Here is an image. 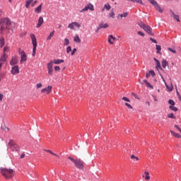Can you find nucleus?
I'll return each mask as SVG.
<instances>
[{"label": "nucleus", "instance_id": "nucleus-51", "mask_svg": "<svg viewBox=\"0 0 181 181\" xmlns=\"http://www.w3.org/2000/svg\"><path fill=\"white\" fill-rule=\"evenodd\" d=\"M110 39L112 40L114 42L115 40H117V38L115 37H113L112 35H110Z\"/></svg>", "mask_w": 181, "mask_h": 181}, {"label": "nucleus", "instance_id": "nucleus-37", "mask_svg": "<svg viewBox=\"0 0 181 181\" xmlns=\"http://www.w3.org/2000/svg\"><path fill=\"white\" fill-rule=\"evenodd\" d=\"M156 50H157V53H160V50H162V47H160V45H156Z\"/></svg>", "mask_w": 181, "mask_h": 181}, {"label": "nucleus", "instance_id": "nucleus-43", "mask_svg": "<svg viewBox=\"0 0 181 181\" xmlns=\"http://www.w3.org/2000/svg\"><path fill=\"white\" fill-rule=\"evenodd\" d=\"M125 105L126 107H129L130 110H132V105H131L129 103H126Z\"/></svg>", "mask_w": 181, "mask_h": 181}, {"label": "nucleus", "instance_id": "nucleus-13", "mask_svg": "<svg viewBox=\"0 0 181 181\" xmlns=\"http://www.w3.org/2000/svg\"><path fill=\"white\" fill-rule=\"evenodd\" d=\"M170 12L171 13V16L174 18V19H175L177 22H180V19L179 18V15H176L173 10H170Z\"/></svg>", "mask_w": 181, "mask_h": 181}, {"label": "nucleus", "instance_id": "nucleus-10", "mask_svg": "<svg viewBox=\"0 0 181 181\" xmlns=\"http://www.w3.org/2000/svg\"><path fill=\"white\" fill-rule=\"evenodd\" d=\"M11 73L13 76H15V74H19V66L18 65L13 66Z\"/></svg>", "mask_w": 181, "mask_h": 181}, {"label": "nucleus", "instance_id": "nucleus-48", "mask_svg": "<svg viewBox=\"0 0 181 181\" xmlns=\"http://www.w3.org/2000/svg\"><path fill=\"white\" fill-rule=\"evenodd\" d=\"M111 39H112V38H110V35H109V38H108L107 42H108V43H110V45H114V42H112V41L111 40Z\"/></svg>", "mask_w": 181, "mask_h": 181}, {"label": "nucleus", "instance_id": "nucleus-31", "mask_svg": "<svg viewBox=\"0 0 181 181\" xmlns=\"http://www.w3.org/2000/svg\"><path fill=\"white\" fill-rule=\"evenodd\" d=\"M155 8L158 12H160V13H162V12H163V9L160 8V6H159V4Z\"/></svg>", "mask_w": 181, "mask_h": 181}, {"label": "nucleus", "instance_id": "nucleus-52", "mask_svg": "<svg viewBox=\"0 0 181 181\" xmlns=\"http://www.w3.org/2000/svg\"><path fill=\"white\" fill-rule=\"evenodd\" d=\"M69 52H71V47L69 46L67 48H66V53H69Z\"/></svg>", "mask_w": 181, "mask_h": 181}, {"label": "nucleus", "instance_id": "nucleus-28", "mask_svg": "<svg viewBox=\"0 0 181 181\" xmlns=\"http://www.w3.org/2000/svg\"><path fill=\"white\" fill-rule=\"evenodd\" d=\"M6 62V56L5 53H4L3 56L0 58V63H5Z\"/></svg>", "mask_w": 181, "mask_h": 181}, {"label": "nucleus", "instance_id": "nucleus-3", "mask_svg": "<svg viewBox=\"0 0 181 181\" xmlns=\"http://www.w3.org/2000/svg\"><path fill=\"white\" fill-rule=\"evenodd\" d=\"M68 159L74 163L76 168L83 170L84 169V163L80 159H74L71 156L68 157Z\"/></svg>", "mask_w": 181, "mask_h": 181}, {"label": "nucleus", "instance_id": "nucleus-61", "mask_svg": "<svg viewBox=\"0 0 181 181\" xmlns=\"http://www.w3.org/2000/svg\"><path fill=\"white\" fill-rule=\"evenodd\" d=\"M153 98L154 101H158V99L156 98V96L153 95Z\"/></svg>", "mask_w": 181, "mask_h": 181}, {"label": "nucleus", "instance_id": "nucleus-57", "mask_svg": "<svg viewBox=\"0 0 181 181\" xmlns=\"http://www.w3.org/2000/svg\"><path fill=\"white\" fill-rule=\"evenodd\" d=\"M162 79H163V81H164L165 83V85L166 86V87H168V84L166 83V81H165V78H163V76H162V75H160Z\"/></svg>", "mask_w": 181, "mask_h": 181}, {"label": "nucleus", "instance_id": "nucleus-58", "mask_svg": "<svg viewBox=\"0 0 181 181\" xmlns=\"http://www.w3.org/2000/svg\"><path fill=\"white\" fill-rule=\"evenodd\" d=\"M146 78H148L149 77H151V74L149 72H148V74H146Z\"/></svg>", "mask_w": 181, "mask_h": 181}, {"label": "nucleus", "instance_id": "nucleus-29", "mask_svg": "<svg viewBox=\"0 0 181 181\" xmlns=\"http://www.w3.org/2000/svg\"><path fill=\"white\" fill-rule=\"evenodd\" d=\"M32 2H33V0H27L25 1V8H29V6H30V4H32Z\"/></svg>", "mask_w": 181, "mask_h": 181}, {"label": "nucleus", "instance_id": "nucleus-33", "mask_svg": "<svg viewBox=\"0 0 181 181\" xmlns=\"http://www.w3.org/2000/svg\"><path fill=\"white\" fill-rule=\"evenodd\" d=\"M4 45H5V40L4 37L0 38V47H4Z\"/></svg>", "mask_w": 181, "mask_h": 181}, {"label": "nucleus", "instance_id": "nucleus-40", "mask_svg": "<svg viewBox=\"0 0 181 181\" xmlns=\"http://www.w3.org/2000/svg\"><path fill=\"white\" fill-rule=\"evenodd\" d=\"M69 44V39L65 38L64 39V46H68Z\"/></svg>", "mask_w": 181, "mask_h": 181}, {"label": "nucleus", "instance_id": "nucleus-54", "mask_svg": "<svg viewBox=\"0 0 181 181\" xmlns=\"http://www.w3.org/2000/svg\"><path fill=\"white\" fill-rule=\"evenodd\" d=\"M150 40H151V42L153 43H158V42L156 41V40L153 39V38H150Z\"/></svg>", "mask_w": 181, "mask_h": 181}, {"label": "nucleus", "instance_id": "nucleus-64", "mask_svg": "<svg viewBox=\"0 0 181 181\" xmlns=\"http://www.w3.org/2000/svg\"><path fill=\"white\" fill-rule=\"evenodd\" d=\"M177 130L181 133L180 127H178V128H177Z\"/></svg>", "mask_w": 181, "mask_h": 181}, {"label": "nucleus", "instance_id": "nucleus-17", "mask_svg": "<svg viewBox=\"0 0 181 181\" xmlns=\"http://www.w3.org/2000/svg\"><path fill=\"white\" fill-rule=\"evenodd\" d=\"M108 26V23H101L100 24H99V29H107Z\"/></svg>", "mask_w": 181, "mask_h": 181}, {"label": "nucleus", "instance_id": "nucleus-53", "mask_svg": "<svg viewBox=\"0 0 181 181\" xmlns=\"http://www.w3.org/2000/svg\"><path fill=\"white\" fill-rule=\"evenodd\" d=\"M149 73H150V76H153V77L156 76L155 71H150Z\"/></svg>", "mask_w": 181, "mask_h": 181}, {"label": "nucleus", "instance_id": "nucleus-7", "mask_svg": "<svg viewBox=\"0 0 181 181\" xmlns=\"http://www.w3.org/2000/svg\"><path fill=\"white\" fill-rule=\"evenodd\" d=\"M94 11V6H93V4H88V5H86L83 9H81L79 12L81 13H83L84 12H87V11Z\"/></svg>", "mask_w": 181, "mask_h": 181}, {"label": "nucleus", "instance_id": "nucleus-27", "mask_svg": "<svg viewBox=\"0 0 181 181\" xmlns=\"http://www.w3.org/2000/svg\"><path fill=\"white\" fill-rule=\"evenodd\" d=\"M74 41L76 43H81V40H80V37H78V35H76V36L74 37Z\"/></svg>", "mask_w": 181, "mask_h": 181}, {"label": "nucleus", "instance_id": "nucleus-39", "mask_svg": "<svg viewBox=\"0 0 181 181\" xmlns=\"http://www.w3.org/2000/svg\"><path fill=\"white\" fill-rule=\"evenodd\" d=\"M168 103L170 105V107H173V105H175V101L173 100H169Z\"/></svg>", "mask_w": 181, "mask_h": 181}, {"label": "nucleus", "instance_id": "nucleus-12", "mask_svg": "<svg viewBox=\"0 0 181 181\" xmlns=\"http://www.w3.org/2000/svg\"><path fill=\"white\" fill-rule=\"evenodd\" d=\"M18 57H12L11 60L10 61L11 66H15V64H18Z\"/></svg>", "mask_w": 181, "mask_h": 181}, {"label": "nucleus", "instance_id": "nucleus-62", "mask_svg": "<svg viewBox=\"0 0 181 181\" xmlns=\"http://www.w3.org/2000/svg\"><path fill=\"white\" fill-rule=\"evenodd\" d=\"M6 50H8V47H5L4 48V53H5V52H6Z\"/></svg>", "mask_w": 181, "mask_h": 181}, {"label": "nucleus", "instance_id": "nucleus-25", "mask_svg": "<svg viewBox=\"0 0 181 181\" xmlns=\"http://www.w3.org/2000/svg\"><path fill=\"white\" fill-rule=\"evenodd\" d=\"M170 134H172V135H173V136H175V138H178V139H180L181 138V136L180 134L170 130Z\"/></svg>", "mask_w": 181, "mask_h": 181}, {"label": "nucleus", "instance_id": "nucleus-1", "mask_svg": "<svg viewBox=\"0 0 181 181\" xmlns=\"http://www.w3.org/2000/svg\"><path fill=\"white\" fill-rule=\"evenodd\" d=\"M0 26L1 30L6 29H10L11 26H13V28H16V24L11 21L9 18H1L0 20Z\"/></svg>", "mask_w": 181, "mask_h": 181}, {"label": "nucleus", "instance_id": "nucleus-45", "mask_svg": "<svg viewBox=\"0 0 181 181\" xmlns=\"http://www.w3.org/2000/svg\"><path fill=\"white\" fill-rule=\"evenodd\" d=\"M168 50L171 52L172 53H174V54H176V50L173 49L172 48H168Z\"/></svg>", "mask_w": 181, "mask_h": 181}, {"label": "nucleus", "instance_id": "nucleus-18", "mask_svg": "<svg viewBox=\"0 0 181 181\" xmlns=\"http://www.w3.org/2000/svg\"><path fill=\"white\" fill-rule=\"evenodd\" d=\"M145 175H142V177L145 178V180H151V177L149 176V172L146 171L144 173Z\"/></svg>", "mask_w": 181, "mask_h": 181}, {"label": "nucleus", "instance_id": "nucleus-46", "mask_svg": "<svg viewBox=\"0 0 181 181\" xmlns=\"http://www.w3.org/2000/svg\"><path fill=\"white\" fill-rule=\"evenodd\" d=\"M122 100H123L124 101H127V103H130V101H131V100H129V99L128 98H127V97H123V98H122Z\"/></svg>", "mask_w": 181, "mask_h": 181}, {"label": "nucleus", "instance_id": "nucleus-20", "mask_svg": "<svg viewBox=\"0 0 181 181\" xmlns=\"http://www.w3.org/2000/svg\"><path fill=\"white\" fill-rule=\"evenodd\" d=\"M42 5H43L42 4H41L38 7L35 8V12H36L37 13H42Z\"/></svg>", "mask_w": 181, "mask_h": 181}, {"label": "nucleus", "instance_id": "nucleus-22", "mask_svg": "<svg viewBox=\"0 0 181 181\" xmlns=\"http://www.w3.org/2000/svg\"><path fill=\"white\" fill-rule=\"evenodd\" d=\"M105 9L106 11H110L111 9V6L110 4H105L103 6V8L102 9V11L104 12Z\"/></svg>", "mask_w": 181, "mask_h": 181}, {"label": "nucleus", "instance_id": "nucleus-34", "mask_svg": "<svg viewBox=\"0 0 181 181\" xmlns=\"http://www.w3.org/2000/svg\"><path fill=\"white\" fill-rule=\"evenodd\" d=\"M47 69L48 70L53 69V62L52 61L47 64Z\"/></svg>", "mask_w": 181, "mask_h": 181}, {"label": "nucleus", "instance_id": "nucleus-36", "mask_svg": "<svg viewBox=\"0 0 181 181\" xmlns=\"http://www.w3.org/2000/svg\"><path fill=\"white\" fill-rule=\"evenodd\" d=\"M168 118H172L173 119H175L176 118V116L173 113H170L168 115Z\"/></svg>", "mask_w": 181, "mask_h": 181}, {"label": "nucleus", "instance_id": "nucleus-59", "mask_svg": "<svg viewBox=\"0 0 181 181\" xmlns=\"http://www.w3.org/2000/svg\"><path fill=\"white\" fill-rule=\"evenodd\" d=\"M21 159H23L25 158V153H23L20 156Z\"/></svg>", "mask_w": 181, "mask_h": 181}, {"label": "nucleus", "instance_id": "nucleus-56", "mask_svg": "<svg viewBox=\"0 0 181 181\" xmlns=\"http://www.w3.org/2000/svg\"><path fill=\"white\" fill-rule=\"evenodd\" d=\"M3 99H4V94L0 93V101H2Z\"/></svg>", "mask_w": 181, "mask_h": 181}, {"label": "nucleus", "instance_id": "nucleus-5", "mask_svg": "<svg viewBox=\"0 0 181 181\" xmlns=\"http://www.w3.org/2000/svg\"><path fill=\"white\" fill-rule=\"evenodd\" d=\"M139 26L141 28V29H144L148 35H150V36H153V33H152V28L151 26L145 24L143 22L139 23Z\"/></svg>", "mask_w": 181, "mask_h": 181}, {"label": "nucleus", "instance_id": "nucleus-32", "mask_svg": "<svg viewBox=\"0 0 181 181\" xmlns=\"http://www.w3.org/2000/svg\"><path fill=\"white\" fill-rule=\"evenodd\" d=\"M45 152H48V153H50L51 155H53L54 156H57V158H60V156H59L57 154L53 153V151H50V150H45Z\"/></svg>", "mask_w": 181, "mask_h": 181}, {"label": "nucleus", "instance_id": "nucleus-63", "mask_svg": "<svg viewBox=\"0 0 181 181\" xmlns=\"http://www.w3.org/2000/svg\"><path fill=\"white\" fill-rule=\"evenodd\" d=\"M132 95L134 96V97H135V98H136V95L135 94V93H132Z\"/></svg>", "mask_w": 181, "mask_h": 181}, {"label": "nucleus", "instance_id": "nucleus-49", "mask_svg": "<svg viewBox=\"0 0 181 181\" xmlns=\"http://www.w3.org/2000/svg\"><path fill=\"white\" fill-rule=\"evenodd\" d=\"M54 70H55V71H59V70H60V66H54Z\"/></svg>", "mask_w": 181, "mask_h": 181}, {"label": "nucleus", "instance_id": "nucleus-6", "mask_svg": "<svg viewBox=\"0 0 181 181\" xmlns=\"http://www.w3.org/2000/svg\"><path fill=\"white\" fill-rule=\"evenodd\" d=\"M8 146L11 148L13 151H19V146H18V144L13 141V140H10L8 142Z\"/></svg>", "mask_w": 181, "mask_h": 181}, {"label": "nucleus", "instance_id": "nucleus-35", "mask_svg": "<svg viewBox=\"0 0 181 181\" xmlns=\"http://www.w3.org/2000/svg\"><path fill=\"white\" fill-rule=\"evenodd\" d=\"M130 1L131 2H137V4H141V5H144V2H142V0H127Z\"/></svg>", "mask_w": 181, "mask_h": 181}, {"label": "nucleus", "instance_id": "nucleus-38", "mask_svg": "<svg viewBox=\"0 0 181 181\" xmlns=\"http://www.w3.org/2000/svg\"><path fill=\"white\" fill-rule=\"evenodd\" d=\"M169 108L172 110L174 111L175 112H176V111H177V107H175V106H169Z\"/></svg>", "mask_w": 181, "mask_h": 181}, {"label": "nucleus", "instance_id": "nucleus-15", "mask_svg": "<svg viewBox=\"0 0 181 181\" xmlns=\"http://www.w3.org/2000/svg\"><path fill=\"white\" fill-rule=\"evenodd\" d=\"M153 60L156 63V69H157V70H162V66H160V62L159 60H158L156 58H154Z\"/></svg>", "mask_w": 181, "mask_h": 181}, {"label": "nucleus", "instance_id": "nucleus-9", "mask_svg": "<svg viewBox=\"0 0 181 181\" xmlns=\"http://www.w3.org/2000/svg\"><path fill=\"white\" fill-rule=\"evenodd\" d=\"M74 26H76V28H78H78H81V24L78 23V22H73L68 25L69 29H71L72 30H76L74 28Z\"/></svg>", "mask_w": 181, "mask_h": 181}, {"label": "nucleus", "instance_id": "nucleus-30", "mask_svg": "<svg viewBox=\"0 0 181 181\" xmlns=\"http://www.w3.org/2000/svg\"><path fill=\"white\" fill-rule=\"evenodd\" d=\"M151 5H153L154 8L158 4V2L155 0H147Z\"/></svg>", "mask_w": 181, "mask_h": 181}, {"label": "nucleus", "instance_id": "nucleus-50", "mask_svg": "<svg viewBox=\"0 0 181 181\" xmlns=\"http://www.w3.org/2000/svg\"><path fill=\"white\" fill-rule=\"evenodd\" d=\"M42 83H37V85H36V88H42Z\"/></svg>", "mask_w": 181, "mask_h": 181}, {"label": "nucleus", "instance_id": "nucleus-26", "mask_svg": "<svg viewBox=\"0 0 181 181\" xmlns=\"http://www.w3.org/2000/svg\"><path fill=\"white\" fill-rule=\"evenodd\" d=\"M131 159L133 160V162H134V163H136V162H138V160H139V158L135 156V155H132V156H131Z\"/></svg>", "mask_w": 181, "mask_h": 181}, {"label": "nucleus", "instance_id": "nucleus-41", "mask_svg": "<svg viewBox=\"0 0 181 181\" xmlns=\"http://www.w3.org/2000/svg\"><path fill=\"white\" fill-rule=\"evenodd\" d=\"M109 16H110V18H114V16H115V13H114V11H112L109 13Z\"/></svg>", "mask_w": 181, "mask_h": 181}, {"label": "nucleus", "instance_id": "nucleus-19", "mask_svg": "<svg viewBox=\"0 0 181 181\" xmlns=\"http://www.w3.org/2000/svg\"><path fill=\"white\" fill-rule=\"evenodd\" d=\"M52 63H54V64H62V63H64V60H63V59H54Z\"/></svg>", "mask_w": 181, "mask_h": 181}, {"label": "nucleus", "instance_id": "nucleus-44", "mask_svg": "<svg viewBox=\"0 0 181 181\" xmlns=\"http://www.w3.org/2000/svg\"><path fill=\"white\" fill-rule=\"evenodd\" d=\"M76 52H77V49L74 48L71 52V56H74Z\"/></svg>", "mask_w": 181, "mask_h": 181}, {"label": "nucleus", "instance_id": "nucleus-14", "mask_svg": "<svg viewBox=\"0 0 181 181\" xmlns=\"http://www.w3.org/2000/svg\"><path fill=\"white\" fill-rule=\"evenodd\" d=\"M43 22H45V21L43 20V17L40 16L38 19V22H37L36 28H40V26H42L43 25Z\"/></svg>", "mask_w": 181, "mask_h": 181}, {"label": "nucleus", "instance_id": "nucleus-24", "mask_svg": "<svg viewBox=\"0 0 181 181\" xmlns=\"http://www.w3.org/2000/svg\"><path fill=\"white\" fill-rule=\"evenodd\" d=\"M54 36V30L52 31L47 37V40H52V38Z\"/></svg>", "mask_w": 181, "mask_h": 181}, {"label": "nucleus", "instance_id": "nucleus-47", "mask_svg": "<svg viewBox=\"0 0 181 181\" xmlns=\"http://www.w3.org/2000/svg\"><path fill=\"white\" fill-rule=\"evenodd\" d=\"M138 35H139L140 36H142L144 37V36H145V34L142 32V31H139Z\"/></svg>", "mask_w": 181, "mask_h": 181}, {"label": "nucleus", "instance_id": "nucleus-60", "mask_svg": "<svg viewBox=\"0 0 181 181\" xmlns=\"http://www.w3.org/2000/svg\"><path fill=\"white\" fill-rule=\"evenodd\" d=\"M100 29H101V28H100V26L95 30V33H98V32L100 31Z\"/></svg>", "mask_w": 181, "mask_h": 181}, {"label": "nucleus", "instance_id": "nucleus-23", "mask_svg": "<svg viewBox=\"0 0 181 181\" xmlns=\"http://www.w3.org/2000/svg\"><path fill=\"white\" fill-rule=\"evenodd\" d=\"M144 83L149 88H151V90H153V86L149 82H148L147 80H144Z\"/></svg>", "mask_w": 181, "mask_h": 181}, {"label": "nucleus", "instance_id": "nucleus-4", "mask_svg": "<svg viewBox=\"0 0 181 181\" xmlns=\"http://www.w3.org/2000/svg\"><path fill=\"white\" fill-rule=\"evenodd\" d=\"M30 38L33 43V57H35L36 56V47H37V41L36 40V35L35 34H30Z\"/></svg>", "mask_w": 181, "mask_h": 181}, {"label": "nucleus", "instance_id": "nucleus-55", "mask_svg": "<svg viewBox=\"0 0 181 181\" xmlns=\"http://www.w3.org/2000/svg\"><path fill=\"white\" fill-rule=\"evenodd\" d=\"M37 4V1H34L33 3L31 4V6H35Z\"/></svg>", "mask_w": 181, "mask_h": 181}, {"label": "nucleus", "instance_id": "nucleus-2", "mask_svg": "<svg viewBox=\"0 0 181 181\" xmlns=\"http://www.w3.org/2000/svg\"><path fill=\"white\" fill-rule=\"evenodd\" d=\"M13 170L9 168H3L1 170V173L6 179H12L13 177Z\"/></svg>", "mask_w": 181, "mask_h": 181}, {"label": "nucleus", "instance_id": "nucleus-21", "mask_svg": "<svg viewBox=\"0 0 181 181\" xmlns=\"http://www.w3.org/2000/svg\"><path fill=\"white\" fill-rule=\"evenodd\" d=\"M161 64L163 69H166V66H169V64L168 63V61H166V59H163L161 62Z\"/></svg>", "mask_w": 181, "mask_h": 181}, {"label": "nucleus", "instance_id": "nucleus-16", "mask_svg": "<svg viewBox=\"0 0 181 181\" xmlns=\"http://www.w3.org/2000/svg\"><path fill=\"white\" fill-rule=\"evenodd\" d=\"M128 16V12H124L122 14H118L117 19H122V18H127Z\"/></svg>", "mask_w": 181, "mask_h": 181}, {"label": "nucleus", "instance_id": "nucleus-42", "mask_svg": "<svg viewBox=\"0 0 181 181\" xmlns=\"http://www.w3.org/2000/svg\"><path fill=\"white\" fill-rule=\"evenodd\" d=\"M48 74H49V76H53V69H48Z\"/></svg>", "mask_w": 181, "mask_h": 181}, {"label": "nucleus", "instance_id": "nucleus-11", "mask_svg": "<svg viewBox=\"0 0 181 181\" xmlns=\"http://www.w3.org/2000/svg\"><path fill=\"white\" fill-rule=\"evenodd\" d=\"M52 86H48L47 88H45L42 90H41V93L42 94H45V93H46V94H50V92L52 91Z\"/></svg>", "mask_w": 181, "mask_h": 181}, {"label": "nucleus", "instance_id": "nucleus-8", "mask_svg": "<svg viewBox=\"0 0 181 181\" xmlns=\"http://www.w3.org/2000/svg\"><path fill=\"white\" fill-rule=\"evenodd\" d=\"M19 54H21V61L20 63H23V62H26L28 60V57L26 56V53L24 52L23 50L20 49L18 51Z\"/></svg>", "mask_w": 181, "mask_h": 181}]
</instances>
